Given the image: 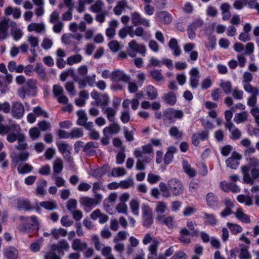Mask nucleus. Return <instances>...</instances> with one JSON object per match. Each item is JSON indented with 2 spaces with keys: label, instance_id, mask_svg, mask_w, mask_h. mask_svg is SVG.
<instances>
[{
  "label": "nucleus",
  "instance_id": "52",
  "mask_svg": "<svg viewBox=\"0 0 259 259\" xmlns=\"http://www.w3.org/2000/svg\"><path fill=\"white\" fill-rule=\"evenodd\" d=\"M244 91L251 95V96H258L259 95V88L253 87L251 84L243 87Z\"/></svg>",
  "mask_w": 259,
  "mask_h": 259
},
{
  "label": "nucleus",
  "instance_id": "29",
  "mask_svg": "<svg viewBox=\"0 0 259 259\" xmlns=\"http://www.w3.org/2000/svg\"><path fill=\"white\" fill-rule=\"evenodd\" d=\"M168 46L172 51V54L174 56H179L181 55V50L176 38H171L168 42Z\"/></svg>",
  "mask_w": 259,
  "mask_h": 259
},
{
  "label": "nucleus",
  "instance_id": "13",
  "mask_svg": "<svg viewBox=\"0 0 259 259\" xmlns=\"http://www.w3.org/2000/svg\"><path fill=\"white\" fill-rule=\"evenodd\" d=\"M131 21L134 26L143 25L147 27L150 26L149 20L143 17L138 12H134L131 14Z\"/></svg>",
  "mask_w": 259,
  "mask_h": 259
},
{
  "label": "nucleus",
  "instance_id": "36",
  "mask_svg": "<svg viewBox=\"0 0 259 259\" xmlns=\"http://www.w3.org/2000/svg\"><path fill=\"white\" fill-rule=\"evenodd\" d=\"M113 193H111L108 198L104 200V207L105 210L110 214L113 213Z\"/></svg>",
  "mask_w": 259,
  "mask_h": 259
},
{
  "label": "nucleus",
  "instance_id": "16",
  "mask_svg": "<svg viewBox=\"0 0 259 259\" xmlns=\"http://www.w3.org/2000/svg\"><path fill=\"white\" fill-rule=\"evenodd\" d=\"M69 244L65 240H62L57 243L53 244L51 246V249L57 252L61 257L64 254V251L68 250L69 248Z\"/></svg>",
  "mask_w": 259,
  "mask_h": 259
},
{
  "label": "nucleus",
  "instance_id": "62",
  "mask_svg": "<svg viewBox=\"0 0 259 259\" xmlns=\"http://www.w3.org/2000/svg\"><path fill=\"white\" fill-rule=\"evenodd\" d=\"M70 134L71 139H77L83 135L82 130L77 127L72 128L70 132Z\"/></svg>",
  "mask_w": 259,
  "mask_h": 259
},
{
  "label": "nucleus",
  "instance_id": "23",
  "mask_svg": "<svg viewBox=\"0 0 259 259\" xmlns=\"http://www.w3.org/2000/svg\"><path fill=\"white\" fill-rule=\"evenodd\" d=\"M206 201L208 206L213 209L219 207V199L216 195L212 192L208 193L206 196Z\"/></svg>",
  "mask_w": 259,
  "mask_h": 259
},
{
  "label": "nucleus",
  "instance_id": "11",
  "mask_svg": "<svg viewBox=\"0 0 259 259\" xmlns=\"http://www.w3.org/2000/svg\"><path fill=\"white\" fill-rule=\"evenodd\" d=\"M189 85L192 89H195L198 88L199 84V80L200 78L199 68L197 67H194L189 71Z\"/></svg>",
  "mask_w": 259,
  "mask_h": 259
},
{
  "label": "nucleus",
  "instance_id": "59",
  "mask_svg": "<svg viewBox=\"0 0 259 259\" xmlns=\"http://www.w3.org/2000/svg\"><path fill=\"white\" fill-rule=\"evenodd\" d=\"M63 168L62 160L58 158L55 160L53 164V171L54 173L59 174Z\"/></svg>",
  "mask_w": 259,
  "mask_h": 259
},
{
  "label": "nucleus",
  "instance_id": "10",
  "mask_svg": "<svg viewBox=\"0 0 259 259\" xmlns=\"http://www.w3.org/2000/svg\"><path fill=\"white\" fill-rule=\"evenodd\" d=\"M130 76L125 74L123 71L116 70L114 71V89H121L123 83L129 81Z\"/></svg>",
  "mask_w": 259,
  "mask_h": 259
},
{
  "label": "nucleus",
  "instance_id": "3",
  "mask_svg": "<svg viewBox=\"0 0 259 259\" xmlns=\"http://www.w3.org/2000/svg\"><path fill=\"white\" fill-rule=\"evenodd\" d=\"M184 113L182 110H176L172 108L165 109L163 112V121L164 124L168 126L175 123L177 119H182Z\"/></svg>",
  "mask_w": 259,
  "mask_h": 259
},
{
  "label": "nucleus",
  "instance_id": "9",
  "mask_svg": "<svg viewBox=\"0 0 259 259\" xmlns=\"http://www.w3.org/2000/svg\"><path fill=\"white\" fill-rule=\"evenodd\" d=\"M60 13L57 11H53L50 16L49 22L53 24V31L60 33L64 27V23L60 20Z\"/></svg>",
  "mask_w": 259,
  "mask_h": 259
},
{
  "label": "nucleus",
  "instance_id": "17",
  "mask_svg": "<svg viewBox=\"0 0 259 259\" xmlns=\"http://www.w3.org/2000/svg\"><path fill=\"white\" fill-rule=\"evenodd\" d=\"M242 156L236 152H233L232 156L226 160V164L229 167L232 169H236L239 164V161Z\"/></svg>",
  "mask_w": 259,
  "mask_h": 259
},
{
  "label": "nucleus",
  "instance_id": "46",
  "mask_svg": "<svg viewBox=\"0 0 259 259\" xmlns=\"http://www.w3.org/2000/svg\"><path fill=\"white\" fill-rule=\"evenodd\" d=\"M67 234L66 230L62 228L59 229L54 228L51 230V235L55 239H58L61 237H65Z\"/></svg>",
  "mask_w": 259,
  "mask_h": 259
},
{
  "label": "nucleus",
  "instance_id": "49",
  "mask_svg": "<svg viewBox=\"0 0 259 259\" xmlns=\"http://www.w3.org/2000/svg\"><path fill=\"white\" fill-rule=\"evenodd\" d=\"M80 203L84 206L89 207H94L97 205L96 200L93 198L83 197L80 199Z\"/></svg>",
  "mask_w": 259,
  "mask_h": 259
},
{
  "label": "nucleus",
  "instance_id": "19",
  "mask_svg": "<svg viewBox=\"0 0 259 259\" xmlns=\"http://www.w3.org/2000/svg\"><path fill=\"white\" fill-rule=\"evenodd\" d=\"M225 127L230 132V138L233 140L239 139L242 135L241 132L233 123H225Z\"/></svg>",
  "mask_w": 259,
  "mask_h": 259
},
{
  "label": "nucleus",
  "instance_id": "56",
  "mask_svg": "<svg viewBox=\"0 0 259 259\" xmlns=\"http://www.w3.org/2000/svg\"><path fill=\"white\" fill-rule=\"evenodd\" d=\"M17 168L19 173L24 174L32 171L33 167L31 165L25 163L24 164L19 165Z\"/></svg>",
  "mask_w": 259,
  "mask_h": 259
},
{
  "label": "nucleus",
  "instance_id": "6",
  "mask_svg": "<svg viewBox=\"0 0 259 259\" xmlns=\"http://www.w3.org/2000/svg\"><path fill=\"white\" fill-rule=\"evenodd\" d=\"M109 97L107 94L101 95L99 100L96 103L98 105L101 106L104 113L107 114L108 119L110 121L113 120V110L111 108L106 107L109 103Z\"/></svg>",
  "mask_w": 259,
  "mask_h": 259
},
{
  "label": "nucleus",
  "instance_id": "21",
  "mask_svg": "<svg viewBox=\"0 0 259 259\" xmlns=\"http://www.w3.org/2000/svg\"><path fill=\"white\" fill-rule=\"evenodd\" d=\"M11 131H14L16 133H18L21 131V129L19 125L17 124H12L10 125H5L3 124H0L1 135H5Z\"/></svg>",
  "mask_w": 259,
  "mask_h": 259
},
{
  "label": "nucleus",
  "instance_id": "64",
  "mask_svg": "<svg viewBox=\"0 0 259 259\" xmlns=\"http://www.w3.org/2000/svg\"><path fill=\"white\" fill-rule=\"evenodd\" d=\"M251 256L248 251L247 247H242L240 251L239 258L240 259H251Z\"/></svg>",
  "mask_w": 259,
  "mask_h": 259
},
{
  "label": "nucleus",
  "instance_id": "15",
  "mask_svg": "<svg viewBox=\"0 0 259 259\" xmlns=\"http://www.w3.org/2000/svg\"><path fill=\"white\" fill-rule=\"evenodd\" d=\"M24 106L21 103L18 101L12 103L11 113L14 118L17 119L22 118L24 115Z\"/></svg>",
  "mask_w": 259,
  "mask_h": 259
},
{
  "label": "nucleus",
  "instance_id": "33",
  "mask_svg": "<svg viewBox=\"0 0 259 259\" xmlns=\"http://www.w3.org/2000/svg\"><path fill=\"white\" fill-rule=\"evenodd\" d=\"M4 255L9 259H17L18 256V250L13 247H8L4 249Z\"/></svg>",
  "mask_w": 259,
  "mask_h": 259
},
{
  "label": "nucleus",
  "instance_id": "39",
  "mask_svg": "<svg viewBox=\"0 0 259 259\" xmlns=\"http://www.w3.org/2000/svg\"><path fill=\"white\" fill-rule=\"evenodd\" d=\"M201 214L202 215L203 219L205 221V223L212 226H214L217 224L218 221L214 214L212 213L209 214L205 212H202Z\"/></svg>",
  "mask_w": 259,
  "mask_h": 259
},
{
  "label": "nucleus",
  "instance_id": "57",
  "mask_svg": "<svg viewBox=\"0 0 259 259\" xmlns=\"http://www.w3.org/2000/svg\"><path fill=\"white\" fill-rule=\"evenodd\" d=\"M35 71L37 73L38 77L42 79H45L46 77V73L44 67L41 64H37Z\"/></svg>",
  "mask_w": 259,
  "mask_h": 259
},
{
  "label": "nucleus",
  "instance_id": "61",
  "mask_svg": "<svg viewBox=\"0 0 259 259\" xmlns=\"http://www.w3.org/2000/svg\"><path fill=\"white\" fill-rule=\"evenodd\" d=\"M27 41L30 45L31 48L35 49L39 45L38 38L32 35L27 36Z\"/></svg>",
  "mask_w": 259,
  "mask_h": 259
},
{
  "label": "nucleus",
  "instance_id": "28",
  "mask_svg": "<svg viewBox=\"0 0 259 259\" xmlns=\"http://www.w3.org/2000/svg\"><path fill=\"white\" fill-rule=\"evenodd\" d=\"M233 214L238 220L242 223H249L250 222V217L245 214L241 208H238L236 211Z\"/></svg>",
  "mask_w": 259,
  "mask_h": 259
},
{
  "label": "nucleus",
  "instance_id": "41",
  "mask_svg": "<svg viewBox=\"0 0 259 259\" xmlns=\"http://www.w3.org/2000/svg\"><path fill=\"white\" fill-rule=\"evenodd\" d=\"M29 153L26 151H22L20 153L16 154L12 158V161L16 165L20 161H25L27 159Z\"/></svg>",
  "mask_w": 259,
  "mask_h": 259
},
{
  "label": "nucleus",
  "instance_id": "24",
  "mask_svg": "<svg viewBox=\"0 0 259 259\" xmlns=\"http://www.w3.org/2000/svg\"><path fill=\"white\" fill-rule=\"evenodd\" d=\"M159 245V242L154 239L152 243L149 246L148 250L149 253L147 256V259H155L157 255L158 247Z\"/></svg>",
  "mask_w": 259,
  "mask_h": 259
},
{
  "label": "nucleus",
  "instance_id": "44",
  "mask_svg": "<svg viewBox=\"0 0 259 259\" xmlns=\"http://www.w3.org/2000/svg\"><path fill=\"white\" fill-rule=\"evenodd\" d=\"M177 151V148L174 146L170 147L168 149V150L164 156V162L165 164L167 165L171 162L173 158L174 154L176 153Z\"/></svg>",
  "mask_w": 259,
  "mask_h": 259
},
{
  "label": "nucleus",
  "instance_id": "5",
  "mask_svg": "<svg viewBox=\"0 0 259 259\" xmlns=\"http://www.w3.org/2000/svg\"><path fill=\"white\" fill-rule=\"evenodd\" d=\"M127 52L132 57H135L137 53L145 57L146 54V48L144 45L138 44L135 40H132L128 44Z\"/></svg>",
  "mask_w": 259,
  "mask_h": 259
},
{
  "label": "nucleus",
  "instance_id": "48",
  "mask_svg": "<svg viewBox=\"0 0 259 259\" xmlns=\"http://www.w3.org/2000/svg\"><path fill=\"white\" fill-rule=\"evenodd\" d=\"M8 27V23L6 20L0 21V39H3L7 37Z\"/></svg>",
  "mask_w": 259,
  "mask_h": 259
},
{
  "label": "nucleus",
  "instance_id": "34",
  "mask_svg": "<svg viewBox=\"0 0 259 259\" xmlns=\"http://www.w3.org/2000/svg\"><path fill=\"white\" fill-rule=\"evenodd\" d=\"M162 99L165 103L171 106L174 105L177 102L176 96L172 92L164 94Z\"/></svg>",
  "mask_w": 259,
  "mask_h": 259
},
{
  "label": "nucleus",
  "instance_id": "35",
  "mask_svg": "<svg viewBox=\"0 0 259 259\" xmlns=\"http://www.w3.org/2000/svg\"><path fill=\"white\" fill-rule=\"evenodd\" d=\"M5 14L6 16L12 15L15 19H18L20 17L21 12L20 9L8 7L5 10Z\"/></svg>",
  "mask_w": 259,
  "mask_h": 259
},
{
  "label": "nucleus",
  "instance_id": "53",
  "mask_svg": "<svg viewBox=\"0 0 259 259\" xmlns=\"http://www.w3.org/2000/svg\"><path fill=\"white\" fill-rule=\"evenodd\" d=\"M253 80L252 74L248 71H245L243 74L242 83L243 87L250 84V82Z\"/></svg>",
  "mask_w": 259,
  "mask_h": 259
},
{
  "label": "nucleus",
  "instance_id": "54",
  "mask_svg": "<svg viewBox=\"0 0 259 259\" xmlns=\"http://www.w3.org/2000/svg\"><path fill=\"white\" fill-rule=\"evenodd\" d=\"M227 226L229 228L231 233L233 234H237L242 231V228L238 224L227 223Z\"/></svg>",
  "mask_w": 259,
  "mask_h": 259
},
{
  "label": "nucleus",
  "instance_id": "20",
  "mask_svg": "<svg viewBox=\"0 0 259 259\" xmlns=\"http://www.w3.org/2000/svg\"><path fill=\"white\" fill-rule=\"evenodd\" d=\"M103 133L104 136L101 140V142L104 145H108L110 139L113 136V123L105 127L103 130Z\"/></svg>",
  "mask_w": 259,
  "mask_h": 259
},
{
  "label": "nucleus",
  "instance_id": "32",
  "mask_svg": "<svg viewBox=\"0 0 259 259\" xmlns=\"http://www.w3.org/2000/svg\"><path fill=\"white\" fill-rule=\"evenodd\" d=\"M248 113L246 111H243L235 114L234 117V121L237 124L245 122L248 120Z\"/></svg>",
  "mask_w": 259,
  "mask_h": 259
},
{
  "label": "nucleus",
  "instance_id": "25",
  "mask_svg": "<svg viewBox=\"0 0 259 259\" xmlns=\"http://www.w3.org/2000/svg\"><path fill=\"white\" fill-rule=\"evenodd\" d=\"M156 220L159 224L165 225L169 228H171L173 227L174 219L171 216L158 214L156 218Z\"/></svg>",
  "mask_w": 259,
  "mask_h": 259
},
{
  "label": "nucleus",
  "instance_id": "1",
  "mask_svg": "<svg viewBox=\"0 0 259 259\" xmlns=\"http://www.w3.org/2000/svg\"><path fill=\"white\" fill-rule=\"evenodd\" d=\"M160 191L163 197L168 198L173 196H178L183 194L185 187L183 182L179 179L174 178L169 179L167 184L161 182L159 184Z\"/></svg>",
  "mask_w": 259,
  "mask_h": 259
},
{
  "label": "nucleus",
  "instance_id": "42",
  "mask_svg": "<svg viewBox=\"0 0 259 259\" xmlns=\"http://www.w3.org/2000/svg\"><path fill=\"white\" fill-rule=\"evenodd\" d=\"M168 134L171 137L177 140L182 139L183 135V132L179 130L176 126H171L169 129Z\"/></svg>",
  "mask_w": 259,
  "mask_h": 259
},
{
  "label": "nucleus",
  "instance_id": "37",
  "mask_svg": "<svg viewBox=\"0 0 259 259\" xmlns=\"http://www.w3.org/2000/svg\"><path fill=\"white\" fill-rule=\"evenodd\" d=\"M130 207L134 215L138 216L139 215L140 201L138 198L131 200L130 202Z\"/></svg>",
  "mask_w": 259,
  "mask_h": 259
},
{
  "label": "nucleus",
  "instance_id": "12",
  "mask_svg": "<svg viewBox=\"0 0 259 259\" xmlns=\"http://www.w3.org/2000/svg\"><path fill=\"white\" fill-rule=\"evenodd\" d=\"M56 144L59 151L64 155L66 160L68 162H72L73 158L70 153L71 147L66 142L64 141L58 142Z\"/></svg>",
  "mask_w": 259,
  "mask_h": 259
},
{
  "label": "nucleus",
  "instance_id": "26",
  "mask_svg": "<svg viewBox=\"0 0 259 259\" xmlns=\"http://www.w3.org/2000/svg\"><path fill=\"white\" fill-rule=\"evenodd\" d=\"M180 236L179 238L180 241L183 243L188 244L191 242V234L190 231L186 228H182L180 231Z\"/></svg>",
  "mask_w": 259,
  "mask_h": 259
},
{
  "label": "nucleus",
  "instance_id": "2",
  "mask_svg": "<svg viewBox=\"0 0 259 259\" xmlns=\"http://www.w3.org/2000/svg\"><path fill=\"white\" fill-rule=\"evenodd\" d=\"M134 155L137 159L140 158L144 163H149L154 156L153 148L150 144L143 145L135 149Z\"/></svg>",
  "mask_w": 259,
  "mask_h": 259
},
{
  "label": "nucleus",
  "instance_id": "38",
  "mask_svg": "<svg viewBox=\"0 0 259 259\" xmlns=\"http://www.w3.org/2000/svg\"><path fill=\"white\" fill-rule=\"evenodd\" d=\"M27 29L29 32L35 31L37 33H40L45 30V25L44 23H31L28 25Z\"/></svg>",
  "mask_w": 259,
  "mask_h": 259
},
{
  "label": "nucleus",
  "instance_id": "50",
  "mask_svg": "<svg viewBox=\"0 0 259 259\" xmlns=\"http://www.w3.org/2000/svg\"><path fill=\"white\" fill-rule=\"evenodd\" d=\"M133 184L132 179L128 178L126 180L121 181L119 183H114V189L121 187L123 189H127Z\"/></svg>",
  "mask_w": 259,
  "mask_h": 259
},
{
  "label": "nucleus",
  "instance_id": "4",
  "mask_svg": "<svg viewBox=\"0 0 259 259\" xmlns=\"http://www.w3.org/2000/svg\"><path fill=\"white\" fill-rule=\"evenodd\" d=\"M19 219L21 224L18 227L19 230L22 232L28 233L34 226H37L39 225L37 218L32 215L30 217L20 216Z\"/></svg>",
  "mask_w": 259,
  "mask_h": 259
},
{
  "label": "nucleus",
  "instance_id": "43",
  "mask_svg": "<svg viewBox=\"0 0 259 259\" xmlns=\"http://www.w3.org/2000/svg\"><path fill=\"white\" fill-rule=\"evenodd\" d=\"M182 166L184 172L187 174L189 177L192 178L195 176L196 174V171L191 167L188 161L186 160L183 161Z\"/></svg>",
  "mask_w": 259,
  "mask_h": 259
},
{
  "label": "nucleus",
  "instance_id": "18",
  "mask_svg": "<svg viewBox=\"0 0 259 259\" xmlns=\"http://www.w3.org/2000/svg\"><path fill=\"white\" fill-rule=\"evenodd\" d=\"M155 18L164 24H168L170 23L172 20L171 15L167 11H159L156 13Z\"/></svg>",
  "mask_w": 259,
  "mask_h": 259
},
{
  "label": "nucleus",
  "instance_id": "58",
  "mask_svg": "<svg viewBox=\"0 0 259 259\" xmlns=\"http://www.w3.org/2000/svg\"><path fill=\"white\" fill-rule=\"evenodd\" d=\"M167 208L166 203L163 201H158L156 203L155 210L157 213L161 214L167 210Z\"/></svg>",
  "mask_w": 259,
  "mask_h": 259
},
{
  "label": "nucleus",
  "instance_id": "14",
  "mask_svg": "<svg viewBox=\"0 0 259 259\" xmlns=\"http://www.w3.org/2000/svg\"><path fill=\"white\" fill-rule=\"evenodd\" d=\"M53 92L58 103L61 104L68 103V99L64 95V90L61 85L58 84L54 85Z\"/></svg>",
  "mask_w": 259,
  "mask_h": 259
},
{
  "label": "nucleus",
  "instance_id": "7",
  "mask_svg": "<svg viewBox=\"0 0 259 259\" xmlns=\"http://www.w3.org/2000/svg\"><path fill=\"white\" fill-rule=\"evenodd\" d=\"M143 225L149 228L153 223L152 209L147 203H143L141 206Z\"/></svg>",
  "mask_w": 259,
  "mask_h": 259
},
{
  "label": "nucleus",
  "instance_id": "27",
  "mask_svg": "<svg viewBox=\"0 0 259 259\" xmlns=\"http://www.w3.org/2000/svg\"><path fill=\"white\" fill-rule=\"evenodd\" d=\"M17 207L18 210L29 211L32 209V205L29 200L26 198L19 199L17 202Z\"/></svg>",
  "mask_w": 259,
  "mask_h": 259
},
{
  "label": "nucleus",
  "instance_id": "60",
  "mask_svg": "<svg viewBox=\"0 0 259 259\" xmlns=\"http://www.w3.org/2000/svg\"><path fill=\"white\" fill-rule=\"evenodd\" d=\"M125 147H122V149H119L116 155V163L118 164H122L125 158Z\"/></svg>",
  "mask_w": 259,
  "mask_h": 259
},
{
  "label": "nucleus",
  "instance_id": "45",
  "mask_svg": "<svg viewBox=\"0 0 259 259\" xmlns=\"http://www.w3.org/2000/svg\"><path fill=\"white\" fill-rule=\"evenodd\" d=\"M39 205L48 210H52L58 207V204L55 200L41 202Z\"/></svg>",
  "mask_w": 259,
  "mask_h": 259
},
{
  "label": "nucleus",
  "instance_id": "22",
  "mask_svg": "<svg viewBox=\"0 0 259 259\" xmlns=\"http://www.w3.org/2000/svg\"><path fill=\"white\" fill-rule=\"evenodd\" d=\"M209 133L207 131H203L199 133L194 134L192 136V143L195 146L199 145L200 140L204 141L208 137Z\"/></svg>",
  "mask_w": 259,
  "mask_h": 259
},
{
  "label": "nucleus",
  "instance_id": "55",
  "mask_svg": "<svg viewBox=\"0 0 259 259\" xmlns=\"http://www.w3.org/2000/svg\"><path fill=\"white\" fill-rule=\"evenodd\" d=\"M150 75L154 80L159 81L163 79V76L161 70L153 69L150 72Z\"/></svg>",
  "mask_w": 259,
  "mask_h": 259
},
{
  "label": "nucleus",
  "instance_id": "51",
  "mask_svg": "<svg viewBox=\"0 0 259 259\" xmlns=\"http://www.w3.org/2000/svg\"><path fill=\"white\" fill-rule=\"evenodd\" d=\"M82 60V57L80 54H77L72 55L67 59V64L72 65L74 64L79 63Z\"/></svg>",
  "mask_w": 259,
  "mask_h": 259
},
{
  "label": "nucleus",
  "instance_id": "31",
  "mask_svg": "<svg viewBox=\"0 0 259 259\" xmlns=\"http://www.w3.org/2000/svg\"><path fill=\"white\" fill-rule=\"evenodd\" d=\"M72 248L73 250L78 251H84L87 247L85 242H82L80 239H74L72 243Z\"/></svg>",
  "mask_w": 259,
  "mask_h": 259
},
{
  "label": "nucleus",
  "instance_id": "40",
  "mask_svg": "<svg viewBox=\"0 0 259 259\" xmlns=\"http://www.w3.org/2000/svg\"><path fill=\"white\" fill-rule=\"evenodd\" d=\"M146 92V95L147 98L150 100H154L156 98L157 96V90L152 85H149L144 89Z\"/></svg>",
  "mask_w": 259,
  "mask_h": 259
},
{
  "label": "nucleus",
  "instance_id": "63",
  "mask_svg": "<svg viewBox=\"0 0 259 259\" xmlns=\"http://www.w3.org/2000/svg\"><path fill=\"white\" fill-rule=\"evenodd\" d=\"M237 199L238 201L241 203H245V205L247 206H250L253 204L251 198L244 195H238L237 197Z\"/></svg>",
  "mask_w": 259,
  "mask_h": 259
},
{
  "label": "nucleus",
  "instance_id": "8",
  "mask_svg": "<svg viewBox=\"0 0 259 259\" xmlns=\"http://www.w3.org/2000/svg\"><path fill=\"white\" fill-rule=\"evenodd\" d=\"M241 171L243 176V181L250 184H253L254 180L259 177V170L257 168H253L251 169L249 174V168L247 166H243L241 167Z\"/></svg>",
  "mask_w": 259,
  "mask_h": 259
},
{
  "label": "nucleus",
  "instance_id": "47",
  "mask_svg": "<svg viewBox=\"0 0 259 259\" xmlns=\"http://www.w3.org/2000/svg\"><path fill=\"white\" fill-rule=\"evenodd\" d=\"M77 115L78 119L76 121V124L78 125L82 126L87 121L88 117L85 111L80 110L77 111Z\"/></svg>",
  "mask_w": 259,
  "mask_h": 259
},
{
  "label": "nucleus",
  "instance_id": "30",
  "mask_svg": "<svg viewBox=\"0 0 259 259\" xmlns=\"http://www.w3.org/2000/svg\"><path fill=\"white\" fill-rule=\"evenodd\" d=\"M28 91V94L34 95L36 94V89L37 88V81L35 79H29L26 82L25 87Z\"/></svg>",
  "mask_w": 259,
  "mask_h": 259
}]
</instances>
